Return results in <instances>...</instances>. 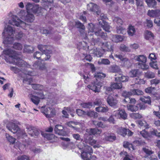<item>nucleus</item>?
Returning <instances> with one entry per match:
<instances>
[{
  "instance_id": "obj_1",
  "label": "nucleus",
  "mask_w": 160,
  "mask_h": 160,
  "mask_svg": "<svg viewBox=\"0 0 160 160\" xmlns=\"http://www.w3.org/2000/svg\"><path fill=\"white\" fill-rule=\"evenodd\" d=\"M101 49L95 47L92 49L91 46H89L90 44L88 43L86 41H83L79 43L80 48L85 50L87 53L93 54L94 56L98 57L102 56L105 52L106 51L113 52V46L111 45L110 42H101Z\"/></svg>"
},
{
  "instance_id": "obj_2",
  "label": "nucleus",
  "mask_w": 160,
  "mask_h": 160,
  "mask_svg": "<svg viewBox=\"0 0 160 160\" xmlns=\"http://www.w3.org/2000/svg\"><path fill=\"white\" fill-rule=\"evenodd\" d=\"M4 59L6 62L10 64L16 65L19 67L30 68L31 65L21 59L19 56L21 54L11 48H8L3 51Z\"/></svg>"
},
{
  "instance_id": "obj_3",
  "label": "nucleus",
  "mask_w": 160,
  "mask_h": 160,
  "mask_svg": "<svg viewBox=\"0 0 160 160\" xmlns=\"http://www.w3.org/2000/svg\"><path fill=\"white\" fill-rule=\"evenodd\" d=\"M97 25H94L92 23H89L88 25V34L84 33L82 34V36L83 37V40H85L87 42V41L90 45L92 46L95 44L98 41L97 39L94 38L95 37L94 36H100L104 40H106L107 38L106 33L102 32L101 29L99 30L97 28Z\"/></svg>"
},
{
  "instance_id": "obj_4",
  "label": "nucleus",
  "mask_w": 160,
  "mask_h": 160,
  "mask_svg": "<svg viewBox=\"0 0 160 160\" xmlns=\"http://www.w3.org/2000/svg\"><path fill=\"white\" fill-rule=\"evenodd\" d=\"M3 33L6 36L3 41L5 44H11L13 42L14 39H19L24 35L22 32L15 33L14 29L9 25H8L5 28L2 33Z\"/></svg>"
},
{
  "instance_id": "obj_5",
  "label": "nucleus",
  "mask_w": 160,
  "mask_h": 160,
  "mask_svg": "<svg viewBox=\"0 0 160 160\" xmlns=\"http://www.w3.org/2000/svg\"><path fill=\"white\" fill-rule=\"evenodd\" d=\"M43 2V5L44 8L41 7H39L37 4L33 5L30 2H28L26 6L27 12H29L31 11L33 13L37 14L38 15L42 14V11L43 9H46L47 10V7L49 8V9H51V8L49 7L53 5V0H42Z\"/></svg>"
},
{
  "instance_id": "obj_6",
  "label": "nucleus",
  "mask_w": 160,
  "mask_h": 160,
  "mask_svg": "<svg viewBox=\"0 0 160 160\" xmlns=\"http://www.w3.org/2000/svg\"><path fill=\"white\" fill-rule=\"evenodd\" d=\"M19 124V122L17 121L14 122H9L7 125V128L8 130L13 133H16L18 139L25 138V139L23 140L22 141L24 146L25 147L29 144L28 142H27L26 139L27 138V135L24 130H20L18 126V124Z\"/></svg>"
},
{
  "instance_id": "obj_7",
  "label": "nucleus",
  "mask_w": 160,
  "mask_h": 160,
  "mask_svg": "<svg viewBox=\"0 0 160 160\" xmlns=\"http://www.w3.org/2000/svg\"><path fill=\"white\" fill-rule=\"evenodd\" d=\"M101 132V130L97 128H88L86 130V134L89 135V136L92 135L99 134ZM86 139L87 140L86 142H85V143H84L83 142L81 141L80 143V145H78V146L79 147L83 146V144L81 143L82 142L83 143L85 144V145H86V142H87L90 145L93 146V147L94 148H98L100 147V145L98 144V143L97 142V141L92 139L90 136H89L88 138H86Z\"/></svg>"
},
{
  "instance_id": "obj_8",
  "label": "nucleus",
  "mask_w": 160,
  "mask_h": 160,
  "mask_svg": "<svg viewBox=\"0 0 160 160\" xmlns=\"http://www.w3.org/2000/svg\"><path fill=\"white\" fill-rule=\"evenodd\" d=\"M50 46H47L42 45H39L38 48L42 52L41 53L39 52H36L33 54V57L38 59H41L42 61L47 60L50 58L49 54L51 53V50L49 49Z\"/></svg>"
},
{
  "instance_id": "obj_9",
  "label": "nucleus",
  "mask_w": 160,
  "mask_h": 160,
  "mask_svg": "<svg viewBox=\"0 0 160 160\" xmlns=\"http://www.w3.org/2000/svg\"><path fill=\"white\" fill-rule=\"evenodd\" d=\"M106 77V75L102 72H97L94 74V78L95 81L92 82L91 85H88L87 87L95 92L100 91V88L102 86V83L99 80L103 79Z\"/></svg>"
},
{
  "instance_id": "obj_10",
  "label": "nucleus",
  "mask_w": 160,
  "mask_h": 160,
  "mask_svg": "<svg viewBox=\"0 0 160 160\" xmlns=\"http://www.w3.org/2000/svg\"><path fill=\"white\" fill-rule=\"evenodd\" d=\"M83 144L82 147L78 146L79 149L82 151L81 156L83 160H96L97 158L95 156H91L93 153L92 148L88 145H85L82 142Z\"/></svg>"
},
{
  "instance_id": "obj_11",
  "label": "nucleus",
  "mask_w": 160,
  "mask_h": 160,
  "mask_svg": "<svg viewBox=\"0 0 160 160\" xmlns=\"http://www.w3.org/2000/svg\"><path fill=\"white\" fill-rule=\"evenodd\" d=\"M18 15L22 20L29 22H33L35 18L33 14L29 12H27L24 10L20 11Z\"/></svg>"
},
{
  "instance_id": "obj_12",
  "label": "nucleus",
  "mask_w": 160,
  "mask_h": 160,
  "mask_svg": "<svg viewBox=\"0 0 160 160\" xmlns=\"http://www.w3.org/2000/svg\"><path fill=\"white\" fill-rule=\"evenodd\" d=\"M134 58L135 60L142 63H138V66L139 68H141L143 70H146L148 69L149 66L145 64L147 61V58L144 55H139L136 56Z\"/></svg>"
},
{
  "instance_id": "obj_13",
  "label": "nucleus",
  "mask_w": 160,
  "mask_h": 160,
  "mask_svg": "<svg viewBox=\"0 0 160 160\" xmlns=\"http://www.w3.org/2000/svg\"><path fill=\"white\" fill-rule=\"evenodd\" d=\"M10 22L11 24L19 27L24 29H26V27L28 26L26 23L20 20L17 16L15 15L12 16L11 20Z\"/></svg>"
},
{
  "instance_id": "obj_14",
  "label": "nucleus",
  "mask_w": 160,
  "mask_h": 160,
  "mask_svg": "<svg viewBox=\"0 0 160 160\" xmlns=\"http://www.w3.org/2000/svg\"><path fill=\"white\" fill-rule=\"evenodd\" d=\"M100 14L99 18L101 19V21L99 22V26L102 27L103 30L105 31L109 32V30L110 27L108 23L104 20V19H106L107 18L106 15L103 13H101L99 14Z\"/></svg>"
},
{
  "instance_id": "obj_15",
  "label": "nucleus",
  "mask_w": 160,
  "mask_h": 160,
  "mask_svg": "<svg viewBox=\"0 0 160 160\" xmlns=\"http://www.w3.org/2000/svg\"><path fill=\"white\" fill-rule=\"evenodd\" d=\"M41 112L43 113L47 118H50L54 117L56 114L55 110L45 106H42L41 109Z\"/></svg>"
},
{
  "instance_id": "obj_16",
  "label": "nucleus",
  "mask_w": 160,
  "mask_h": 160,
  "mask_svg": "<svg viewBox=\"0 0 160 160\" xmlns=\"http://www.w3.org/2000/svg\"><path fill=\"white\" fill-rule=\"evenodd\" d=\"M148 133L146 130L144 129L140 132V134L145 138L150 137L151 135L155 136L158 138H160V132H159L156 129H153Z\"/></svg>"
},
{
  "instance_id": "obj_17",
  "label": "nucleus",
  "mask_w": 160,
  "mask_h": 160,
  "mask_svg": "<svg viewBox=\"0 0 160 160\" xmlns=\"http://www.w3.org/2000/svg\"><path fill=\"white\" fill-rule=\"evenodd\" d=\"M87 9L90 11L96 13L98 16L100 13L99 7L93 2H90L87 5Z\"/></svg>"
},
{
  "instance_id": "obj_18",
  "label": "nucleus",
  "mask_w": 160,
  "mask_h": 160,
  "mask_svg": "<svg viewBox=\"0 0 160 160\" xmlns=\"http://www.w3.org/2000/svg\"><path fill=\"white\" fill-rule=\"evenodd\" d=\"M113 115L117 119H126L127 117V114L125 110L119 109L113 112Z\"/></svg>"
},
{
  "instance_id": "obj_19",
  "label": "nucleus",
  "mask_w": 160,
  "mask_h": 160,
  "mask_svg": "<svg viewBox=\"0 0 160 160\" xmlns=\"http://www.w3.org/2000/svg\"><path fill=\"white\" fill-rule=\"evenodd\" d=\"M145 108V105L143 103L138 104L136 106L132 105L128 106V110L132 112H136L138 110L139 108L140 109H144Z\"/></svg>"
},
{
  "instance_id": "obj_20",
  "label": "nucleus",
  "mask_w": 160,
  "mask_h": 160,
  "mask_svg": "<svg viewBox=\"0 0 160 160\" xmlns=\"http://www.w3.org/2000/svg\"><path fill=\"white\" fill-rule=\"evenodd\" d=\"M33 73L34 72H32L26 71L24 73L26 75V78L23 79V82L25 83L26 82H27L28 84H32V80L31 76L35 75Z\"/></svg>"
},
{
  "instance_id": "obj_21",
  "label": "nucleus",
  "mask_w": 160,
  "mask_h": 160,
  "mask_svg": "<svg viewBox=\"0 0 160 160\" xmlns=\"http://www.w3.org/2000/svg\"><path fill=\"white\" fill-rule=\"evenodd\" d=\"M31 100L36 105H38L40 101V98L43 99L44 96V94L42 93L38 94V96L34 95H30Z\"/></svg>"
},
{
  "instance_id": "obj_22",
  "label": "nucleus",
  "mask_w": 160,
  "mask_h": 160,
  "mask_svg": "<svg viewBox=\"0 0 160 160\" xmlns=\"http://www.w3.org/2000/svg\"><path fill=\"white\" fill-rule=\"evenodd\" d=\"M41 134L47 140H52V142H55L57 140V138L53 134H48L46 132H41Z\"/></svg>"
},
{
  "instance_id": "obj_23",
  "label": "nucleus",
  "mask_w": 160,
  "mask_h": 160,
  "mask_svg": "<svg viewBox=\"0 0 160 160\" xmlns=\"http://www.w3.org/2000/svg\"><path fill=\"white\" fill-rule=\"evenodd\" d=\"M148 15L150 17L157 18L160 16V9L149 10Z\"/></svg>"
},
{
  "instance_id": "obj_24",
  "label": "nucleus",
  "mask_w": 160,
  "mask_h": 160,
  "mask_svg": "<svg viewBox=\"0 0 160 160\" xmlns=\"http://www.w3.org/2000/svg\"><path fill=\"white\" fill-rule=\"evenodd\" d=\"M107 101L108 104L111 107L115 106L118 103V101L116 99L111 96L108 97Z\"/></svg>"
},
{
  "instance_id": "obj_25",
  "label": "nucleus",
  "mask_w": 160,
  "mask_h": 160,
  "mask_svg": "<svg viewBox=\"0 0 160 160\" xmlns=\"http://www.w3.org/2000/svg\"><path fill=\"white\" fill-rule=\"evenodd\" d=\"M128 77L120 74L119 76L115 78L116 81L121 82H127L128 80Z\"/></svg>"
},
{
  "instance_id": "obj_26",
  "label": "nucleus",
  "mask_w": 160,
  "mask_h": 160,
  "mask_svg": "<svg viewBox=\"0 0 160 160\" xmlns=\"http://www.w3.org/2000/svg\"><path fill=\"white\" fill-rule=\"evenodd\" d=\"M112 41L115 42H122L124 39V36L119 35H115L112 36Z\"/></svg>"
},
{
  "instance_id": "obj_27",
  "label": "nucleus",
  "mask_w": 160,
  "mask_h": 160,
  "mask_svg": "<svg viewBox=\"0 0 160 160\" xmlns=\"http://www.w3.org/2000/svg\"><path fill=\"white\" fill-rule=\"evenodd\" d=\"M145 37L146 39L151 41L154 38V36L151 32L146 30L145 31Z\"/></svg>"
},
{
  "instance_id": "obj_28",
  "label": "nucleus",
  "mask_w": 160,
  "mask_h": 160,
  "mask_svg": "<svg viewBox=\"0 0 160 160\" xmlns=\"http://www.w3.org/2000/svg\"><path fill=\"white\" fill-rule=\"evenodd\" d=\"M109 71L112 72H118L120 71L121 69L119 66L116 65L110 66L109 68Z\"/></svg>"
},
{
  "instance_id": "obj_29",
  "label": "nucleus",
  "mask_w": 160,
  "mask_h": 160,
  "mask_svg": "<svg viewBox=\"0 0 160 160\" xmlns=\"http://www.w3.org/2000/svg\"><path fill=\"white\" fill-rule=\"evenodd\" d=\"M127 32L129 36H132L134 35L136 33V30L134 26L129 25L128 28Z\"/></svg>"
},
{
  "instance_id": "obj_30",
  "label": "nucleus",
  "mask_w": 160,
  "mask_h": 160,
  "mask_svg": "<svg viewBox=\"0 0 160 160\" xmlns=\"http://www.w3.org/2000/svg\"><path fill=\"white\" fill-rule=\"evenodd\" d=\"M40 62L39 61H37L35 62L33 65L32 68L33 69H40L43 70L45 68V65H42V67L40 64Z\"/></svg>"
},
{
  "instance_id": "obj_31",
  "label": "nucleus",
  "mask_w": 160,
  "mask_h": 160,
  "mask_svg": "<svg viewBox=\"0 0 160 160\" xmlns=\"http://www.w3.org/2000/svg\"><path fill=\"white\" fill-rule=\"evenodd\" d=\"M146 2L148 7L151 8H156L157 2L155 0H146Z\"/></svg>"
},
{
  "instance_id": "obj_32",
  "label": "nucleus",
  "mask_w": 160,
  "mask_h": 160,
  "mask_svg": "<svg viewBox=\"0 0 160 160\" xmlns=\"http://www.w3.org/2000/svg\"><path fill=\"white\" fill-rule=\"evenodd\" d=\"M115 56L116 58H118L120 60L124 62L125 65L128 64L130 65V64L129 60L127 58H124L122 55H121L116 54Z\"/></svg>"
},
{
  "instance_id": "obj_33",
  "label": "nucleus",
  "mask_w": 160,
  "mask_h": 160,
  "mask_svg": "<svg viewBox=\"0 0 160 160\" xmlns=\"http://www.w3.org/2000/svg\"><path fill=\"white\" fill-rule=\"evenodd\" d=\"M108 110L107 107L99 106L95 108V110L98 112L105 113L107 112Z\"/></svg>"
},
{
  "instance_id": "obj_34",
  "label": "nucleus",
  "mask_w": 160,
  "mask_h": 160,
  "mask_svg": "<svg viewBox=\"0 0 160 160\" xmlns=\"http://www.w3.org/2000/svg\"><path fill=\"white\" fill-rule=\"evenodd\" d=\"M127 130L125 128L120 127L117 129V131L118 134L124 137L127 134Z\"/></svg>"
},
{
  "instance_id": "obj_35",
  "label": "nucleus",
  "mask_w": 160,
  "mask_h": 160,
  "mask_svg": "<svg viewBox=\"0 0 160 160\" xmlns=\"http://www.w3.org/2000/svg\"><path fill=\"white\" fill-rule=\"evenodd\" d=\"M82 77L84 79V82L85 83H88L90 82H91V83L92 82H91L92 81V78L89 74L85 73L83 75ZM91 84H92V83Z\"/></svg>"
},
{
  "instance_id": "obj_36",
  "label": "nucleus",
  "mask_w": 160,
  "mask_h": 160,
  "mask_svg": "<svg viewBox=\"0 0 160 160\" xmlns=\"http://www.w3.org/2000/svg\"><path fill=\"white\" fill-rule=\"evenodd\" d=\"M116 29V31L118 33L124 34L126 33V30L123 26H117Z\"/></svg>"
},
{
  "instance_id": "obj_37",
  "label": "nucleus",
  "mask_w": 160,
  "mask_h": 160,
  "mask_svg": "<svg viewBox=\"0 0 160 160\" xmlns=\"http://www.w3.org/2000/svg\"><path fill=\"white\" fill-rule=\"evenodd\" d=\"M137 123L138 124L139 126L144 127L146 129L148 128V125L145 120H138L137 121Z\"/></svg>"
},
{
  "instance_id": "obj_38",
  "label": "nucleus",
  "mask_w": 160,
  "mask_h": 160,
  "mask_svg": "<svg viewBox=\"0 0 160 160\" xmlns=\"http://www.w3.org/2000/svg\"><path fill=\"white\" fill-rule=\"evenodd\" d=\"M86 116L90 117H92L94 118L98 117V113L94 111H89L86 112Z\"/></svg>"
},
{
  "instance_id": "obj_39",
  "label": "nucleus",
  "mask_w": 160,
  "mask_h": 160,
  "mask_svg": "<svg viewBox=\"0 0 160 160\" xmlns=\"http://www.w3.org/2000/svg\"><path fill=\"white\" fill-rule=\"evenodd\" d=\"M145 92L147 93L155 95L156 93V89L155 88L149 87L145 89Z\"/></svg>"
},
{
  "instance_id": "obj_40",
  "label": "nucleus",
  "mask_w": 160,
  "mask_h": 160,
  "mask_svg": "<svg viewBox=\"0 0 160 160\" xmlns=\"http://www.w3.org/2000/svg\"><path fill=\"white\" fill-rule=\"evenodd\" d=\"M32 88L38 90H42L46 91L47 90L45 88H44L43 86L42 85L40 84H33L32 85Z\"/></svg>"
},
{
  "instance_id": "obj_41",
  "label": "nucleus",
  "mask_w": 160,
  "mask_h": 160,
  "mask_svg": "<svg viewBox=\"0 0 160 160\" xmlns=\"http://www.w3.org/2000/svg\"><path fill=\"white\" fill-rule=\"evenodd\" d=\"M111 86L113 89H121L122 87V84L121 82H116L112 83Z\"/></svg>"
},
{
  "instance_id": "obj_42",
  "label": "nucleus",
  "mask_w": 160,
  "mask_h": 160,
  "mask_svg": "<svg viewBox=\"0 0 160 160\" xmlns=\"http://www.w3.org/2000/svg\"><path fill=\"white\" fill-rule=\"evenodd\" d=\"M140 100L142 102L147 103L148 104H150L151 103L150 97L149 96L147 97L143 96L140 98Z\"/></svg>"
},
{
  "instance_id": "obj_43",
  "label": "nucleus",
  "mask_w": 160,
  "mask_h": 160,
  "mask_svg": "<svg viewBox=\"0 0 160 160\" xmlns=\"http://www.w3.org/2000/svg\"><path fill=\"white\" fill-rule=\"evenodd\" d=\"M138 69H134L131 70L129 73V75L131 77H137L139 74Z\"/></svg>"
},
{
  "instance_id": "obj_44",
  "label": "nucleus",
  "mask_w": 160,
  "mask_h": 160,
  "mask_svg": "<svg viewBox=\"0 0 160 160\" xmlns=\"http://www.w3.org/2000/svg\"><path fill=\"white\" fill-rule=\"evenodd\" d=\"M34 48L33 47L30 46L25 45L24 46V51L28 53L32 52V51L34 50Z\"/></svg>"
},
{
  "instance_id": "obj_45",
  "label": "nucleus",
  "mask_w": 160,
  "mask_h": 160,
  "mask_svg": "<svg viewBox=\"0 0 160 160\" xmlns=\"http://www.w3.org/2000/svg\"><path fill=\"white\" fill-rule=\"evenodd\" d=\"M99 64L109 65L110 63V61L108 59L102 58L98 61Z\"/></svg>"
},
{
  "instance_id": "obj_46",
  "label": "nucleus",
  "mask_w": 160,
  "mask_h": 160,
  "mask_svg": "<svg viewBox=\"0 0 160 160\" xmlns=\"http://www.w3.org/2000/svg\"><path fill=\"white\" fill-rule=\"evenodd\" d=\"M132 95H141L143 94V92L141 90L137 89L132 90Z\"/></svg>"
},
{
  "instance_id": "obj_47",
  "label": "nucleus",
  "mask_w": 160,
  "mask_h": 160,
  "mask_svg": "<svg viewBox=\"0 0 160 160\" xmlns=\"http://www.w3.org/2000/svg\"><path fill=\"white\" fill-rule=\"evenodd\" d=\"M82 57L84 58L82 59V60L84 61H85L86 60L90 62L92 59V58L90 55H88L84 53L82 54Z\"/></svg>"
},
{
  "instance_id": "obj_48",
  "label": "nucleus",
  "mask_w": 160,
  "mask_h": 160,
  "mask_svg": "<svg viewBox=\"0 0 160 160\" xmlns=\"http://www.w3.org/2000/svg\"><path fill=\"white\" fill-rule=\"evenodd\" d=\"M122 95L123 97H125V99H126V98H129L130 96L132 95V90H131L129 92L124 91L123 92Z\"/></svg>"
},
{
  "instance_id": "obj_49",
  "label": "nucleus",
  "mask_w": 160,
  "mask_h": 160,
  "mask_svg": "<svg viewBox=\"0 0 160 160\" xmlns=\"http://www.w3.org/2000/svg\"><path fill=\"white\" fill-rule=\"evenodd\" d=\"M155 76V73L154 72L150 71H148L145 73V77L148 78H154Z\"/></svg>"
},
{
  "instance_id": "obj_50",
  "label": "nucleus",
  "mask_w": 160,
  "mask_h": 160,
  "mask_svg": "<svg viewBox=\"0 0 160 160\" xmlns=\"http://www.w3.org/2000/svg\"><path fill=\"white\" fill-rule=\"evenodd\" d=\"M81 106L84 108H90L93 106V104L92 102H88L82 103L81 104Z\"/></svg>"
},
{
  "instance_id": "obj_51",
  "label": "nucleus",
  "mask_w": 160,
  "mask_h": 160,
  "mask_svg": "<svg viewBox=\"0 0 160 160\" xmlns=\"http://www.w3.org/2000/svg\"><path fill=\"white\" fill-rule=\"evenodd\" d=\"M76 112L79 116L83 117H85L86 116V112L81 109H77Z\"/></svg>"
},
{
  "instance_id": "obj_52",
  "label": "nucleus",
  "mask_w": 160,
  "mask_h": 160,
  "mask_svg": "<svg viewBox=\"0 0 160 160\" xmlns=\"http://www.w3.org/2000/svg\"><path fill=\"white\" fill-rule=\"evenodd\" d=\"M123 146L124 148H127L129 150H131V149H132L133 150L134 149L132 144L128 142H124L123 143Z\"/></svg>"
},
{
  "instance_id": "obj_53",
  "label": "nucleus",
  "mask_w": 160,
  "mask_h": 160,
  "mask_svg": "<svg viewBox=\"0 0 160 160\" xmlns=\"http://www.w3.org/2000/svg\"><path fill=\"white\" fill-rule=\"evenodd\" d=\"M142 150L146 154L148 155H150L153 153V152H152L151 150V149L148 147H146L143 148Z\"/></svg>"
},
{
  "instance_id": "obj_54",
  "label": "nucleus",
  "mask_w": 160,
  "mask_h": 160,
  "mask_svg": "<svg viewBox=\"0 0 160 160\" xmlns=\"http://www.w3.org/2000/svg\"><path fill=\"white\" fill-rule=\"evenodd\" d=\"M105 139L107 141L112 142L116 139V137L114 135L108 134V136H105Z\"/></svg>"
},
{
  "instance_id": "obj_55",
  "label": "nucleus",
  "mask_w": 160,
  "mask_h": 160,
  "mask_svg": "<svg viewBox=\"0 0 160 160\" xmlns=\"http://www.w3.org/2000/svg\"><path fill=\"white\" fill-rule=\"evenodd\" d=\"M6 137L8 140L11 143H13L16 141V139L14 138L9 135L8 134H6Z\"/></svg>"
},
{
  "instance_id": "obj_56",
  "label": "nucleus",
  "mask_w": 160,
  "mask_h": 160,
  "mask_svg": "<svg viewBox=\"0 0 160 160\" xmlns=\"http://www.w3.org/2000/svg\"><path fill=\"white\" fill-rule=\"evenodd\" d=\"M114 23H116L118 24V26H121L123 23V21L121 19L118 17H116L114 18L113 20Z\"/></svg>"
},
{
  "instance_id": "obj_57",
  "label": "nucleus",
  "mask_w": 160,
  "mask_h": 160,
  "mask_svg": "<svg viewBox=\"0 0 160 160\" xmlns=\"http://www.w3.org/2000/svg\"><path fill=\"white\" fill-rule=\"evenodd\" d=\"M130 116L134 119H140L142 118V115L138 113H132L130 114Z\"/></svg>"
},
{
  "instance_id": "obj_58",
  "label": "nucleus",
  "mask_w": 160,
  "mask_h": 160,
  "mask_svg": "<svg viewBox=\"0 0 160 160\" xmlns=\"http://www.w3.org/2000/svg\"><path fill=\"white\" fill-rule=\"evenodd\" d=\"M93 122L94 125L98 127H100L102 128H104L105 127V125H104L103 123L101 122L93 121Z\"/></svg>"
},
{
  "instance_id": "obj_59",
  "label": "nucleus",
  "mask_w": 160,
  "mask_h": 160,
  "mask_svg": "<svg viewBox=\"0 0 160 160\" xmlns=\"http://www.w3.org/2000/svg\"><path fill=\"white\" fill-rule=\"evenodd\" d=\"M40 32L42 34H45L46 35L50 34L51 31L45 29L44 28H39Z\"/></svg>"
},
{
  "instance_id": "obj_60",
  "label": "nucleus",
  "mask_w": 160,
  "mask_h": 160,
  "mask_svg": "<svg viewBox=\"0 0 160 160\" xmlns=\"http://www.w3.org/2000/svg\"><path fill=\"white\" fill-rule=\"evenodd\" d=\"M40 134L39 132L37 129H33L32 132H29V134L31 136H38Z\"/></svg>"
},
{
  "instance_id": "obj_61",
  "label": "nucleus",
  "mask_w": 160,
  "mask_h": 160,
  "mask_svg": "<svg viewBox=\"0 0 160 160\" xmlns=\"http://www.w3.org/2000/svg\"><path fill=\"white\" fill-rule=\"evenodd\" d=\"M13 48L16 49L21 50L22 48V44L19 43H15L13 46Z\"/></svg>"
},
{
  "instance_id": "obj_62",
  "label": "nucleus",
  "mask_w": 160,
  "mask_h": 160,
  "mask_svg": "<svg viewBox=\"0 0 160 160\" xmlns=\"http://www.w3.org/2000/svg\"><path fill=\"white\" fill-rule=\"evenodd\" d=\"M64 129L63 127L61 125H57L54 128V131L56 133Z\"/></svg>"
},
{
  "instance_id": "obj_63",
  "label": "nucleus",
  "mask_w": 160,
  "mask_h": 160,
  "mask_svg": "<svg viewBox=\"0 0 160 160\" xmlns=\"http://www.w3.org/2000/svg\"><path fill=\"white\" fill-rule=\"evenodd\" d=\"M124 102L134 104L135 103L136 100L134 98H126V99L124 100Z\"/></svg>"
},
{
  "instance_id": "obj_64",
  "label": "nucleus",
  "mask_w": 160,
  "mask_h": 160,
  "mask_svg": "<svg viewBox=\"0 0 160 160\" xmlns=\"http://www.w3.org/2000/svg\"><path fill=\"white\" fill-rule=\"evenodd\" d=\"M75 25L78 28H79L82 29L83 31L84 28V26L80 22L78 21L75 22Z\"/></svg>"
}]
</instances>
